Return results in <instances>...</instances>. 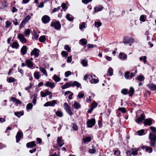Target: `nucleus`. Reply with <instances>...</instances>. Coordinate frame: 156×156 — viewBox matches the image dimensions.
<instances>
[{"mask_svg":"<svg viewBox=\"0 0 156 156\" xmlns=\"http://www.w3.org/2000/svg\"><path fill=\"white\" fill-rule=\"evenodd\" d=\"M108 73L109 74V76H112V74H113V69L112 68L110 67L109 68V69H108Z\"/></svg>","mask_w":156,"mask_h":156,"instance_id":"obj_40","label":"nucleus"},{"mask_svg":"<svg viewBox=\"0 0 156 156\" xmlns=\"http://www.w3.org/2000/svg\"><path fill=\"white\" fill-rule=\"evenodd\" d=\"M56 115L59 117H62L63 116V114L62 112L60 111H57L56 112Z\"/></svg>","mask_w":156,"mask_h":156,"instance_id":"obj_43","label":"nucleus"},{"mask_svg":"<svg viewBox=\"0 0 156 156\" xmlns=\"http://www.w3.org/2000/svg\"><path fill=\"white\" fill-rule=\"evenodd\" d=\"M26 146L27 147L32 148L36 146L35 141H32L27 143Z\"/></svg>","mask_w":156,"mask_h":156,"instance_id":"obj_13","label":"nucleus"},{"mask_svg":"<svg viewBox=\"0 0 156 156\" xmlns=\"http://www.w3.org/2000/svg\"><path fill=\"white\" fill-rule=\"evenodd\" d=\"M149 138L150 140V144L152 147H154L155 145L156 141V135L150 133L149 136Z\"/></svg>","mask_w":156,"mask_h":156,"instance_id":"obj_2","label":"nucleus"},{"mask_svg":"<svg viewBox=\"0 0 156 156\" xmlns=\"http://www.w3.org/2000/svg\"><path fill=\"white\" fill-rule=\"evenodd\" d=\"M72 128L73 130H76L77 129V127L76 125L73 124Z\"/></svg>","mask_w":156,"mask_h":156,"instance_id":"obj_60","label":"nucleus"},{"mask_svg":"<svg viewBox=\"0 0 156 156\" xmlns=\"http://www.w3.org/2000/svg\"><path fill=\"white\" fill-rule=\"evenodd\" d=\"M53 79L56 82H59L61 80V79L60 77H58L57 75H54L53 77Z\"/></svg>","mask_w":156,"mask_h":156,"instance_id":"obj_28","label":"nucleus"},{"mask_svg":"<svg viewBox=\"0 0 156 156\" xmlns=\"http://www.w3.org/2000/svg\"><path fill=\"white\" fill-rule=\"evenodd\" d=\"M26 63L29 68L32 67L33 66L32 62L29 59H28L26 61Z\"/></svg>","mask_w":156,"mask_h":156,"instance_id":"obj_19","label":"nucleus"},{"mask_svg":"<svg viewBox=\"0 0 156 156\" xmlns=\"http://www.w3.org/2000/svg\"><path fill=\"white\" fill-rule=\"evenodd\" d=\"M144 125H151L152 124V121L151 119H146L144 122Z\"/></svg>","mask_w":156,"mask_h":156,"instance_id":"obj_17","label":"nucleus"},{"mask_svg":"<svg viewBox=\"0 0 156 156\" xmlns=\"http://www.w3.org/2000/svg\"><path fill=\"white\" fill-rule=\"evenodd\" d=\"M71 86H72L73 87L76 86L78 87H81V84L76 81H74L73 82L71 81L66 83L61 87V88L62 89H64L69 87Z\"/></svg>","mask_w":156,"mask_h":156,"instance_id":"obj_1","label":"nucleus"},{"mask_svg":"<svg viewBox=\"0 0 156 156\" xmlns=\"http://www.w3.org/2000/svg\"><path fill=\"white\" fill-rule=\"evenodd\" d=\"M80 41L83 45H86L87 43L86 39H82L80 40Z\"/></svg>","mask_w":156,"mask_h":156,"instance_id":"obj_41","label":"nucleus"},{"mask_svg":"<svg viewBox=\"0 0 156 156\" xmlns=\"http://www.w3.org/2000/svg\"><path fill=\"white\" fill-rule=\"evenodd\" d=\"M81 63L84 66H87V61L86 59L81 60Z\"/></svg>","mask_w":156,"mask_h":156,"instance_id":"obj_27","label":"nucleus"},{"mask_svg":"<svg viewBox=\"0 0 156 156\" xmlns=\"http://www.w3.org/2000/svg\"><path fill=\"white\" fill-rule=\"evenodd\" d=\"M33 105L31 103L28 104L27 105V109H31L32 108Z\"/></svg>","mask_w":156,"mask_h":156,"instance_id":"obj_42","label":"nucleus"},{"mask_svg":"<svg viewBox=\"0 0 156 156\" xmlns=\"http://www.w3.org/2000/svg\"><path fill=\"white\" fill-rule=\"evenodd\" d=\"M120 152L118 150H115L114 151V154L117 156H119L120 154Z\"/></svg>","mask_w":156,"mask_h":156,"instance_id":"obj_62","label":"nucleus"},{"mask_svg":"<svg viewBox=\"0 0 156 156\" xmlns=\"http://www.w3.org/2000/svg\"><path fill=\"white\" fill-rule=\"evenodd\" d=\"M96 150L95 149H90L89 151V152L90 153L93 154L95 153Z\"/></svg>","mask_w":156,"mask_h":156,"instance_id":"obj_58","label":"nucleus"},{"mask_svg":"<svg viewBox=\"0 0 156 156\" xmlns=\"http://www.w3.org/2000/svg\"><path fill=\"white\" fill-rule=\"evenodd\" d=\"M40 70L44 75L46 76H48V74L45 69L42 67L39 68Z\"/></svg>","mask_w":156,"mask_h":156,"instance_id":"obj_26","label":"nucleus"},{"mask_svg":"<svg viewBox=\"0 0 156 156\" xmlns=\"http://www.w3.org/2000/svg\"><path fill=\"white\" fill-rule=\"evenodd\" d=\"M144 132V129H141L138 130L137 131L138 135L139 136L142 135Z\"/></svg>","mask_w":156,"mask_h":156,"instance_id":"obj_44","label":"nucleus"},{"mask_svg":"<svg viewBox=\"0 0 156 156\" xmlns=\"http://www.w3.org/2000/svg\"><path fill=\"white\" fill-rule=\"evenodd\" d=\"M94 25L95 27L98 28L100 27L101 26V23L100 21L95 22Z\"/></svg>","mask_w":156,"mask_h":156,"instance_id":"obj_39","label":"nucleus"},{"mask_svg":"<svg viewBox=\"0 0 156 156\" xmlns=\"http://www.w3.org/2000/svg\"><path fill=\"white\" fill-rule=\"evenodd\" d=\"M103 7L102 5H99L94 8V12L101 11L103 9Z\"/></svg>","mask_w":156,"mask_h":156,"instance_id":"obj_22","label":"nucleus"},{"mask_svg":"<svg viewBox=\"0 0 156 156\" xmlns=\"http://www.w3.org/2000/svg\"><path fill=\"white\" fill-rule=\"evenodd\" d=\"M130 72L129 71H127L125 73L124 76L125 78L127 79H129L130 77Z\"/></svg>","mask_w":156,"mask_h":156,"instance_id":"obj_34","label":"nucleus"},{"mask_svg":"<svg viewBox=\"0 0 156 156\" xmlns=\"http://www.w3.org/2000/svg\"><path fill=\"white\" fill-rule=\"evenodd\" d=\"M45 86L52 89L55 87V85L54 83L47 81L45 84Z\"/></svg>","mask_w":156,"mask_h":156,"instance_id":"obj_16","label":"nucleus"},{"mask_svg":"<svg viewBox=\"0 0 156 156\" xmlns=\"http://www.w3.org/2000/svg\"><path fill=\"white\" fill-rule=\"evenodd\" d=\"M134 92V89L133 87H130L129 91H128V94L130 97H132Z\"/></svg>","mask_w":156,"mask_h":156,"instance_id":"obj_24","label":"nucleus"},{"mask_svg":"<svg viewBox=\"0 0 156 156\" xmlns=\"http://www.w3.org/2000/svg\"><path fill=\"white\" fill-rule=\"evenodd\" d=\"M92 79L90 80V82L91 83H96L99 82V80L93 78V75H90Z\"/></svg>","mask_w":156,"mask_h":156,"instance_id":"obj_20","label":"nucleus"},{"mask_svg":"<svg viewBox=\"0 0 156 156\" xmlns=\"http://www.w3.org/2000/svg\"><path fill=\"white\" fill-rule=\"evenodd\" d=\"M18 38L20 41L23 43H26L27 41L26 39L24 37L23 34H20L18 36Z\"/></svg>","mask_w":156,"mask_h":156,"instance_id":"obj_12","label":"nucleus"},{"mask_svg":"<svg viewBox=\"0 0 156 156\" xmlns=\"http://www.w3.org/2000/svg\"><path fill=\"white\" fill-rule=\"evenodd\" d=\"M51 94V92L47 90H45V92L42 91L41 92V94L42 97H45L48 95H50Z\"/></svg>","mask_w":156,"mask_h":156,"instance_id":"obj_11","label":"nucleus"},{"mask_svg":"<svg viewBox=\"0 0 156 156\" xmlns=\"http://www.w3.org/2000/svg\"><path fill=\"white\" fill-rule=\"evenodd\" d=\"M118 110L121 112L123 113H125L126 112V110L124 108H120L118 109Z\"/></svg>","mask_w":156,"mask_h":156,"instance_id":"obj_51","label":"nucleus"},{"mask_svg":"<svg viewBox=\"0 0 156 156\" xmlns=\"http://www.w3.org/2000/svg\"><path fill=\"white\" fill-rule=\"evenodd\" d=\"M71 72L69 71L66 72L65 73V76L66 77H68L69 75H71Z\"/></svg>","mask_w":156,"mask_h":156,"instance_id":"obj_52","label":"nucleus"},{"mask_svg":"<svg viewBox=\"0 0 156 156\" xmlns=\"http://www.w3.org/2000/svg\"><path fill=\"white\" fill-rule=\"evenodd\" d=\"M91 140V138L90 137H86L84 139L85 142L90 141Z\"/></svg>","mask_w":156,"mask_h":156,"instance_id":"obj_55","label":"nucleus"},{"mask_svg":"<svg viewBox=\"0 0 156 156\" xmlns=\"http://www.w3.org/2000/svg\"><path fill=\"white\" fill-rule=\"evenodd\" d=\"M147 57L146 56H144L143 58L142 57H141L140 58V59L141 61L143 60V62L144 63H146L147 60H146Z\"/></svg>","mask_w":156,"mask_h":156,"instance_id":"obj_47","label":"nucleus"},{"mask_svg":"<svg viewBox=\"0 0 156 156\" xmlns=\"http://www.w3.org/2000/svg\"><path fill=\"white\" fill-rule=\"evenodd\" d=\"M64 108H65L66 110L70 108L69 106L68 105V104L66 102L64 104Z\"/></svg>","mask_w":156,"mask_h":156,"instance_id":"obj_54","label":"nucleus"},{"mask_svg":"<svg viewBox=\"0 0 156 156\" xmlns=\"http://www.w3.org/2000/svg\"><path fill=\"white\" fill-rule=\"evenodd\" d=\"M30 34V30L29 29H25V31L24 32V34L27 36V35H29Z\"/></svg>","mask_w":156,"mask_h":156,"instance_id":"obj_32","label":"nucleus"},{"mask_svg":"<svg viewBox=\"0 0 156 156\" xmlns=\"http://www.w3.org/2000/svg\"><path fill=\"white\" fill-rule=\"evenodd\" d=\"M66 112L68 114H69L70 115H72L73 114V112L71 110L70 108L66 110Z\"/></svg>","mask_w":156,"mask_h":156,"instance_id":"obj_63","label":"nucleus"},{"mask_svg":"<svg viewBox=\"0 0 156 156\" xmlns=\"http://www.w3.org/2000/svg\"><path fill=\"white\" fill-rule=\"evenodd\" d=\"M19 46V44L17 42H13L12 45V47L13 48L17 49Z\"/></svg>","mask_w":156,"mask_h":156,"instance_id":"obj_29","label":"nucleus"},{"mask_svg":"<svg viewBox=\"0 0 156 156\" xmlns=\"http://www.w3.org/2000/svg\"><path fill=\"white\" fill-rule=\"evenodd\" d=\"M56 103V101L55 100H52L51 101H48L44 105V106L45 107L49 106H53Z\"/></svg>","mask_w":156,"mask_h":156,"instance_id":"obj_9","label":"nucleus"},{"mask_svg":"<svg viewBox=\"0 0 156 156\" xmlns=\"http://www.w3.org/2000/svg\"><path fill=\"white\" fill-rule=\"evenodd\" d=\"M140 21L144 22L145 21L146 19H145V16L144 15H142L140 17Z\"/></svg>","mask_w":156,"mask_h":156,"instance_id":"obj_53","label":"nucleus"},{"mask_svg":"<svg viewBox=\"0 0 156 156\" xmlns=\"http://www.w3.org/2000/svg\"><path fill=\"white\" fill-rule=\"evenodd\" d=\"M30 18L31 17L29 15H28L23 20V21L26 23L28 22Z\"/></svg>","mask_w":156,"mask_h":156,"instance_id":"obj_33","label":"nucleus"},{"mask_svg":"<svg viewBox=\"0 0 156 156\" xmlns=\"http://www.w3.org/2000/svg\"><path fill=\"white\" fill-rule=\"evenodd\" d=\"M61 54L63 56L65 57H66L68 55L67 52L65 51H62L61 52Z\"/></svg>","mask_w":156,"mask_h":156,"instance_id":"obj_50","label":"nucleus"},{"mask_svg":"<svg viewBox=\"0 0 156 156\" xmlns=\"http://www.w3.org/2000/svg\"><path fill=\"white\" fill-rule=\"evenodd\" d=\"M95 123V120L94 119H89L87 122V124L88 127L91 128L94 126Z\"/></svg>","mask_w":156,"mask_h":156,"instance_id":"obj_4","label":"nucleus"},{"mask_svg":"<svg viewBox=\"0 0 156 156\" xmlns=\"http://www.w3.org/2000/svg\"><path fill=\"white\" fill-rule=\"evenodd\" d=\"M51 26L54 27L56 30L60 29L61 27V24L58 21L51 23Z\"/></svg>","mask_w":156,"mask_h":156,"instance_id":"obj_5","label":"nucleus"},{"mask_svg":"<svg viewBox=\"0 0 156 156\" xmlns=\"http://www.w3.org/2000/svg\"><path fill=\"white\" fill-rule=\"evenodd\" d=\"M23 136L22 132L20 131L19 132H18L17 135L16 136V142H18L20 140V138Z\"/></svg>","mask_w":156,"mask_h":156,"instance_id":"obj_10","label":"nucleus"},{"mask_svg":"<svg viewBox=\"0 0 156 156\" xmlns=\"http://www.w3.org/2000/svg\"><path fill=\"white\" fill-rule=\"evenodd\" d=\"M134 42V40L132 37H129L126 36L124 37L123 43L125 44H132Z\"/></svg>","mask_w":156,"mask_h":156,"instance_id":"obj_3","label":"nucleus"},{"mask_svg":"<svg viewBox=\"0 0 156 156\" xmlns=\"http://www.w3.org/2000/svg\"><path fill=\"white\" fill-rule=\"evenodd\" d=\"M15 79L12 77H10L7 79V81L9 83H11L15 81Z\"/></svg>","mask_w":156,"mask_h":156,"instance_id":"obj_37","label":"nucleus"},{"mask_svg":"<svg viewBox=\"0 0 156 156\" xmlns=\"http://www.w3.org/2000/svg\"><path fill=\"white\" fill-rule=\"evenodd\" d=\"M50 20V17L47 15L44 16L42 18V22L45 24L48 23L49 22Z\"/></svg>","mask_w":156,"mask_h":156,"instance_id":"obj_7","label":"nucleus"},{"mask_svg":"<svg viewBox=\"0 0 156 156\" xmlns=\"http://www.w3.org/2000/svg\"><path fill=\"white\" fill-rule=\"evenodd\" d=\"M63 140L62 139V137H58L57 140V144L59 147H62L64 144Z\"/></svg>","mask_w":156,"mask_h":156,"instance_id":"obj_8","label":"nucleus"},{"mask_svg":"<svg viewBox=\"0 0 156 156\" xmlns=\"http://www.w3.org/2000/svg\"><path fill=\"white\" fill-rule=\"evenodd\" d=\"M7 6V5L6 3L5 2H3L2 3V7L3 9H6Z\"/></svg>","mask_w":156,"mask_h":156,"instance_id":"obj_57","label":"nucleus"},{"mask_svg":"<svg viewBox=\"0 0 156 156\" xmlns=\"http://www.w3.org/2000/svg\"><path fill=\"white\" fill-rule=\"evenodd\" d=\"M64 48L69 52H70V48L68 45H65L64 46Z\"/></svg>","mask_w":156,"mask_h":156,"instance_id":"obj_59","label":"nucleus"},{"mask_svg":"<svg viewBox=\"0 0 156 156\" xmlns=\"http://www.w3.org/2000/svg\"><path fill=\"white\" fill-rule=\"evenodd\" d=\"M14 114L16 116L19 118L23 115V113L21 112H15Z\"/></svg>","mask_w":156,"mask_h":156,"instance_id":"obj_31","label":"nucleus"},{"mask_svg":"<svg viewBox=\"0 0 156 156\" xmlns=\"http://www.w3.org/2000/svg\"><path fill=\"white\" fill-rule=\"evenodd\" d=\"M152 148L150 147L147 146L146 148V151L149 153H151L152 151Z\"/></svg>","mask_w":156,"mask_h":156,"instance_id":"obj_38","label":"nucleus"},{"mask_svg":"<svg viewBox=\"0 0 156 156\" xmlns=\"http://www.w3.org/2000/svg\"><path fill=\"white\" fill-rule=\"evenodd\" d=\"M40 51L38 49L35 48L31 52V55H34L35 57H38L39 56V52Z\"/></svg>","mask_w":156,"mask_h":156,"instance_id":"obj_6","label":"nucleus"},{"mask_svg":"<svg viewBox=\"0 0 156 156\" xmlns=\"http://www.w3.org/2000/svg\"><path fill=\"white\" fill-rule=\"evenodd\" d=\"M11 100L12 101L14 102L16 104H21L22 103V102L21 101H20L19 99H17L16 98H14L13 97H11Z\"/></svg>","mask_w":156,"mask_h":156,"instance_id":"obj_18","label":"nucleus"},{"mask_svg":"<svg viewBox=\"0 0 156 156\" xmlns=\"http://www.w3.org/2000/svg\"><path fill=\"white\" fill-rule=\"evenodd\" d=\"M145 118V115L144 114H142L140 115V117L138 118L136 120V122L138 123H139L141 122Z\"/></svg>","mask_w":156,"mask_h":156,"instance_id":"obj_14","label":"nucleus"},{"mask_svg":"<svg viewBox=\"0 0 156 156\" xmlns=\"http://www.w3.org/2000/svg\"><path fill=\"white\" fill-rule=\"evenodd\" d=\"M92 0H82V2L85 4H87L88 2L91 1Z\"/></svg>","mask_w":156,"mask_h":156,"instance_id":"obj_61","label":"nucleus"},{"mask_svg":"<svg viewBox=\"0 0 156 156\" xmlns=\"http://www.w3.org/2000/svg\"><path fill=\"white\" fill-rule=\"evenodd\" d=\"M138 80L140 81L143 80L144 79V77L142 75H140L138 77Z\"/></svg>","mask_w":156,"mask_h":156,"instance_id":"obj_56","label":"nucleus"},{"mask_svg":"<svg viewBox=\"0 0 156 156\" xmlns=\"http://www.w3.org/2000/svg\"><path fill=\"white\" fill-rule=\"evenodd\" d=\"M138 150H136V149H134L132 150V154L133 155H136L138 154Z\"/></svg>","mask_w":156,"mask_h":156,"instance_id":"obj_46","label":"nucleus"},{"mask_svg":"<svg viewBox=\"0 0 156 156\" xmlns=\"http://www.w3.org/2000/svg\"><path fill=\"white\" fill-rule=\"evenodd\" d=\"M66 18L68 20L70 21H72L74 17L73 16L70 15L69 14H68L66 16Z\"/></svg>","mask_w":156,"mask_h":156,"instance_id":"obj_21","label":"nucleus"},{"mask_svg":"<svg viewBox=\"0 0 156 156\" xmlns=\"http://www.w3.org/2000/svg\"><path fill=\"white\" fill-rule=\"evenodd\" d=\"M34 77L37 79H38L40 78L39 73L37 72H35L34 74Z\"/></svg>","mask_w":156,"mask_h":156,"instance_id":"obj_45","label":"nucleus"},{"mask_svg":"<svg viewBox=\"0 0 156 156\" xmlns=\"http://www.w3.org/2000/svg\"><path fill=\"white\" fill-rule=\"evenodd\" d=\"M72 56H69L68 57L67 59V61L68 62H70L72 60Z\"/></svg>","mask_w":156,"mask_h":156,"instance_id":"obj_64","label":"nucleus"},{"mask_svg":"<svg viewBox=\"0 0 156 156\" xmlns=\"http://www.w3.org/2000/svg\"><path fill=\"white\" fill-rule=\"evenodd\" d=\"M128 91L127 89H123L122 90L121 93L124 95H126L128 94Z\"/></svg>","mask_w":156,"mask_h":156,"instance_id":"obj_36","label":"nucleus"},{"mask_svg":"<svg viewBox=\"0 0 156 156\" xmlns=\"http://www.w3.org/2000/svg\"><path fill=\"white\" fill-rule=\"evenodd\" d=\"M45 40L46 37L44 35L41 36L39 38V41L41 42H44Z\"/></svg>","mask_w":156,"mask_h":156,"instance_id":"obj_30","label":"nucleus"},{"mask_svg":"<svg viewBox=\"0 0 156 156\" xmlns=\"http://www.w3.org/2000/svg\"><path fill=\"white\" fill-rule=\"evenodd\" d=\"M26 23L23 20L20 25L19 28L21 29L23 28L24 27Z\"/></svg>","mask_w":156,"mask_h":156,"instance_id":"obj_49","label":"nucleus"},{"mask_svg":"<svg viewBox=\"0 0 156 156\" xmlns=\"http://www.w3.org/2000/svg\"><path fill=\"white\" fill-rule=\"evenodd\" d=\"M21 51L23 55L26 54L27 51V47L26 46H23L22 48Z\"/></svg>","mask_w":156,"mask_h":156,"instance_id":"obj_25","label":"nucleus"},{"mask_svg":"<svg viewBox=\"0 0 156 156\" xmlns=\"http://www.w3.org/2000/svg\"><path fill=\"white\" fill-rule=\"evenodd\" d=\"M74 106L76 109H78L80 108V104L77 102H75Z\"/></svg>","mask_w":156,"mask_h":156,"instance_id":"obj_35","label":"nucleus"},{"mask_svg":"<svg viewBox=\"0 0 156 156\" xmlns=\"http://www.w3.org/2000/svg\"><path fill=\"white\" fill-rule=\"evenodd\" d=\"M119 58L122 60H124L126 58L127 56L126 55L122 53H121L119 55Z\"/></svg>","mask_w":156,"mask_h":156,"instance_id":"obj_23","label":"nucleus"},{"mask_svg":"<svg viewBox=\"0 0 156 156\" xmlns=\"http://www.w3.org/2000/svg\"><path fill=\"white\" fill-rule=\"evenodd\" d=\"M147 87L151 90H154L156 89V85L153 83H149L147 85Z\"/></svg>","mask_w":156,"mask_h":156,"instance_id":"obj_15","label":"nucleus"},{"mask_svg":"<svg viewBox=\"0 0 156 156\" xmlns=\"http://www.w3.org/2000/svg\"><path fill=\"white\" fill-rule=\"evenodd\" d=\"M150 129L151 130L152 132L155 133H156V128L154 126H151Z\"/></svg>","mask_w":156,"mask_h":156,"instance_id":"obj_48","label":"nucleus"}]
</instances>
